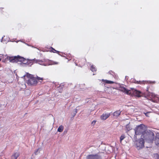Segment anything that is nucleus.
<instances>
[{"mask_svg": "<svg viewBox=\"0 0 159 159\" xmlns=\"http://www.w3.org/2000/svg\"><path fill=\"white\" fill-rule=\"evenodd\" d=\"M135 131V135H142V137L144 136V134L147 132L145 130V126L143 124H141L139 126H136L134 129Z\"/></svg>", "mask_w": 159, "mask_h": 159, "instance_id": "f257e3e1", "label": "nucleus"}, {"mask_svg": "<svg viewBox=\"0 0 159 159\" xmlns=\"http://www.w3.org/2000/svg\"><path fill=\"white\" fill-rule=\"evenodd\" d=\"M143 137L148 143H152L154 139L155 134L151 131H147V132L144 134V136Z\"/></svg>", "mask_w": 159, "mask_h": 159, "instance_id": "f03ea898", "label": "nucleus"}, {"mask_svg": "<svg viewBox=\"0 0 159 159\" xmlns=\"http://www.w3.org/2000/svg\"><path fill=\"white\" fill-rule=\"evenodd\" d=\"M136 148L138 150H140L144 147V141L143 138L136 140L135 142Z\"/></svg>", "mask_w": 159, "mask_h": 159, "instance_id": "7ed1b4c3", "label": "nucleus"}, {"mask_svg": "<svg viewBox=\"0 0 159 159\" xmlns=\"http://www.w3.org/2000/svg\"><path fill=\"white\" fill-rule=\"evenodd\" d=\"M37 81L36 78L33 77L31 75H29V79L27 81V84L31 86L35 85L37 84Z\"/></svg>", "mask_w": 159, "mask_h": 159, "instance_id": "20e7f679", "label": "nucleus"}, {"mask_svg": "<svg viewBox=\"0 0 159 159\" xmlns=\"http://www.w3.org/2000/svg\"><path fill=\"white\" fill-rule=\"evenodd\" d=\"M141 92L134 89H131L129 95L131 96H135L138 97L141 96Z\"/></svg>", "mask_w": 159, "mask_h": 159, "instance_id": "39448f33", "label": "nucleus"}, {"mask_svg": "<svg viewBox=\"0 0 159 159\" xmlns=\"http://www.w3.org/2000/svg\"><path fill=\"white\" fill-rule=\"evenodd\" d=\"M87 159H102L101 156L97 154H90L87 157Z\"/></svg>", "mask_w": 159, "mask_h": 159, "instance_id": "423d86ee", "label": "nucleus"}, {"mask_svg": "<svg viewBox=\"0 0 159 159\" xmlns=\"http://www.w3.org/2000/svg\"><path fill=\"white\" fill-rule=\"evenodd\" d=\"M5 59L9 60L10 62H17V56L14 57L7 56Z\"/></svg>", "mask_w": 159, "mask_h": 159, "instance_id": "0eeeda50", "label": "nucleus"}, {"mask_svg": "<svg viewBox=\"0 0 159 159\" xmlns=\"http://www.w3.org/2000/svg\"><path fill=\"white\" fill-rule=\"evenodd\" d=\"M110 116V113H103L101 116L100 118L102 120H105L109 117Z\"/></svg>", "mask_w": 159, "mask_h": 159, "instance_id": "6e6552de", "label": "nucleus"}, {"mask_svg": "<svg viewBox=\"0 0 159 159\" xmlns=\"http://www.w3.org/2000/svg\"><path fill=\"white\" fill-rule=\"evenodd\" d=\"M155 142L156 144L159 147V134H157L156 136L155 140Z\"/></svg>", "mask_w": 159, "mask_h": 159, "instance_id": "1a4fd4ad", "label": "nucleus"}, {"mask_svg": "<svg viewBox=\"0 0 159 159\" xmlns=\"http://www.w3.org/2000/svg\"><path fill=\"white\" fill-rule=\"evenodd\" d=\"M120 90L122 92L126 93L127 94L129 95L130 90H128L124 87H121L120 88Z\"/></svg>", "mask_w": 159, "mask_h": 159, "instance_id": "9d476101", "label": "nucleus"}, {"mask_svg": "<svg viewBox=\"0 0 159 159\" xmlns=\"http://www.w3.org/2000/svg\"><path fill=\"white\" fill-rule=\"evenodd\" d=\"M34 63H38L41 65H43L45 66V65L44 63V61H43L40 60H36L35 59H34Z\"/></svg>", "mask_w": 159, "mask_h": 159, "instance_id": "9b49d317", "label": "nucleus"}, {"mask_svg": "<svg viewBox=\"0 0 159 159\" xmlns=\"http://www.w3.org/2000/svg\"><path fill=\"white\" fill-rule=\"evenodd\" d=\"M25 61V59L24 57H20L19 56H17V62L19 61L22 62Z\"/></svg>", "mask_w": 159, "mask_h": 159, "instance_id": "f8f14e48", "label": "nucleus"}, {"mask_svg": "<svg viewBox=\"0 0 159 159\" xmlns=\"http://www.w3.org/2000/svg\"><path fill=\"white\" fill-rule=\"evenodd\" d=\"M34 59H35L32 60L27 59V62L26 63H27V65H30V66L32 65L34 63Z\"/></svg>", "mask_w": 159, "mask_h": 159, "instance_id": "ddd939ff", "label": "nucleus"}, {"mask_svg": "<svg viewBox=\"0 0 159 159\" xmlns=\"http://www.w3.org/2000/svg\"><path fill=\"white\" fill-rule=\"evenodd\" d=\"M20 154L19 152L15 153L11 157V159H17V157L19 156Z\"/></svg>", "mask_w": 159, "mask_h": 159, "instance_id": "4468645a", "label": "nucleus"}, {"mask_svg": "<svg viewBox=\"0 0 159 159\" xmlns=\"http://www.w3.org/2000/svg\"><path fill=\"white\" fill-rule=\"evenodd\" d=\"M121 112V111H120V110L114 112V113H113V116H118L120 115Z\"/></svg>", "mask_w": 159, "mask_h": 159, "instance_id": "2eb2a0df", "label": "nucleus"}, {"mask_svg": "<svg viewBox=\"0 0 159 159\" xmlns=\"http://www.w3.org/2000/svg\"><path fill=\"white\" fill-rule=\"evenodd\" d=\"M102 82H103L107 84H112L114 83V82L113 81H111L108 80H105L104 79H102Z\"/></svg>", "mask_w": 159, "mask_h": 159, "instance_id": "dca6fc26", "label": "nucleus"}, {"mask_svg": "<svg viewBox=\"0 0 159 159\" xmlns=\"http://www.w3.org/2000/svg\"><path fill=\"white\" fill-rule=\"evenodd\" d=\"M63 128H64L62 125H60L58 128L57 131L60 132H61L63 131Z\"/></svg>", "mask_w": 159, "mask_h": 159, "instance_id": "f3484780", "label": "nucleus"}, {"mask_svg": "<svg viewBox=\"0 0 159 159\" xmlns=\"http://www.w3.org/2000/svg\"><path fill=\"white\" fill-rule=\"evenodd\" d=\"M51 48H52V49L51 50V52H53V53H57L58 54L60 52L59 51L56 50L54 48H53L52 47H51Z\"/></svg>", "mask_w": 159, "mask_h": 159, "instance_id": "a211bd4d", "label": "nucleus"}, {"mask_svg": "<svg viewBox=\"0 0 159 159\" xmlns=\"http://www.w3.org/2000/svg\"><path fill=\"white\" fill-rule=\"evenodd\" d=\"M90 69L93 72H95L96 71V68L93 66H91Z\"/></svg>", "mask_w": 159, "mask_h": 159, "instance_id": "6ab92c4d", "label": "nucleus"}, {"mask_svg": "<svg viewBox=\"0 0 159 159\" xmlns=\"http://www.w3.org/2000/svg\"><path fill=\"white\" fill-rule=\"evenodd\" d=\"M125 138V136L124 134H122L121 135L120 138V142L121 143L122 141Z\"/></svg>", "mask_w": 159, "mask_h": 159, "instance_id": "aec40b11", "label": "nucleus"}, {"mask_svg": "<svg viewBox=\"0 0 159 159\" xmlns=\"http://www.w3.org/2000/svg\"><path fill=\"white\" fill-rule=\"evenodd\" d=\"M39 150H40V148H39L36 151H35L34 152L35 154L37 155L38 154V152L39 151Z\"/></svg>", "mask_w": 159, "mask_h": 159, "instance_id": "412c9836", "label": "nucleus"}, {"mask_svg": "<svg viewBox=\"0 0 159 159\" xmlns=\"http://www.w3.org/2000/svg\"><path fill=\"white\" fill-rule=\"evenodd\" d=\"M58 64V62L55 61H52L51 64L52 65H57Z\"/></svg>", "mask_w": 159, "mask_h": 159, "instance_id": "4be33fe9", "label": "nucleus"}, {"mask_svg": "<svg viewBox=\"0 0 159 159\" xmlns=\"http://www.w3.org/2000/svg\"><path fill=\"white\" fill-rule=\"evenodd\" d=\"M37 80H43V78H40V77H37L36 78Z\"/></svg>", "mask_w": 159, "mask_h": 159, "instance_id": "5701e85b", "label": "nucleus"}, {"mask_svg": "<svg viewBox=\"0 0 159 159\" xmlns=\"http://www.w3.org/2000/svg\"><path fill=\"white\" fill-rule=\"evenodd\" d=\"M150 112H147L146 113H144L145 114V116H146L149 117L148 114Z\"/></svg>", "mask_w": 159, "mask_h": 159, "instance_id": "b1692460", "label": "nucleus"}, {"mask_svg": "<svg viewBox=\"0 0 159 159\" xmlns=\"http://www.w3.org/2000/svg\"><path fill=\"white\" fill-rule=\"evenodd\" d=\"M155 157L157 158V159H159V155L158 154H155Z\"/></svg>", "mask_w": 159, "mask_h": 159, "instance_id": "393cba45", "label": "nucleus"}, {"mask_svg": "<svg viewBox=\"0 0 159 159\" xmlns=\"http://www.w3.org/2000/svg\"><path fill=\"white\" fill-rule=\"evenodd\" d=\"M27 59H25V61L23 62L22 63L23 64H25L26 65H27V63H26V62H27Z\"/></svg>", "mask_w": 159, "mask_h": 159, "instance_id": "a878e982", "label": "nucleus"}, {"mask_svg": "<svg viewBox=\"0 0 159 159\" xmlns=\"http://www.w3.org/2000/svg\"><path fill=\"white\" fill-rule=\"evenodd\" d=\"M96 120H93V121L92 122V124H95V123H96Z\"/></svg>", "mask_w": 159, "mask_h": 159, "instance_id": "bb28decb", "label": "nucleus"}, {"mask_svg": "<svg viewBox=\"0 0 159 159\" xmlns=\"http://www.w3.org/2000/svg\"><path fill=\"white\" fill-rule=\"evenodd\" d=\"M127 126H126V128L128 130H129L130 129V128H129V129H128V127H129V125H127Z\"/></svg>", "mask_w": 159, "mask_h": 159, "instance_id": "cd10ccee", "label": "nucleus"}, {"mask_svg": "<svg viewBox=\"0 0 159 159\" xmlns=\"http://www.w3.org/2000/svg\"><path fill=\"white\" fill-rule=\"evenodd\" d=\"M113 73V72H112V71L111 70L108 72L109 74H111L112 73Z\"/></svg>", "mask_w": 159, "mask_h": 159, "instance_id": "c85d7f7f", "label": "nucleus"}, {"mask_svg": "<svg viewBox=\"0 0 159 159\" xmlns=\"http://www.w3.org/2000/svg\"><path fill=\"white\" fill-rule=\"evenodd\" d=\"M3 9V8H0V9Z\"/></svg>", "mask_w": 159, "mask_h": 159, "instance_id": "c756f323", "label": "nucleus"}, {"mask_svg": "<svg viewBox=\"0 0 159 159\" xmlns=\"http://www.w3.org/2000/svg\"><path fill=\"white\" fill-rule=\"evenodd\" d=\"M1 59L0 58V61H1Z\"/></svg>", "mask_w": 159, "mask_h": 159, "instance_id": "7c9ffc66", "label": "nucleus"}, {"mask_svg": "<svg viewBox=\"0 0 159 159\" xmlns=\"http://www.w3.org/2000/svg\"><path fill=\"white\" fill-rule=\"evenodd\" d=\"M77 113V112H76V113Z\"/></svg>", "mask_w": 159, "mask_h": 159, "instance_id": "2f4dec72", "label": "nucleus"}]
</instances>
